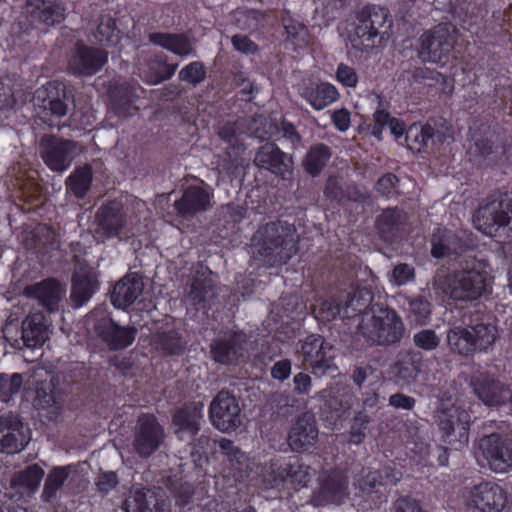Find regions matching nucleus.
I'll list each match as a JSON object with an SVG mask.
<instances>
[{
  "instance_id": "nucleus-1",
  "label": "nucleus",
  "mask_w": 512,
  "mask_h": 512,
  "mask_svg": "<svg viewBox=\"0 0 512 512\" xmlns=\"http://www.w3.org/2000/svg\"><path fill=\"white\" fill-rule=\"evenodd\" d=\"M297 230L286 221H270L258 227L250 239L251 258L272 268L286 264L298 252Z\"/></svg>"
},
{
  "instance_id": "nucleus-2",
  "label": "nucleus",
  "mask_w": 512,
  "mask_h": 512,
  "mask_svg": "<svg viewBox=\"0 0 512 512\" xmlns=\"http://www.w3.org/2000/svg\"><path fill=\"white\" fill-rule=\"evenodd\" d=\"M462 323L463 326H454L447 331L451 351L468 357L492 347L497 338V327L480 307L465 312Z\"/></svg>"
},
{
  "instance_id": "nucleus-3",
  "label": "nucleus",
  "mask_w": 512,
  "mask_h": 512,
  "mask_svg": "<svg viewBox=\"0 0 512 512\" xmlns=\"http://www.w3.org/2000/svg\"><path fill=\"white\" fill-rule=\"evenodd\" d=\"M372 309L373 315L359 324V331L367 343L385 348L398 345L406 334L402 318L387 306Z\"/></svg>"
},
{
  "instance_id": "nucleus-4",
  "label": "nucleus",
  "mask_w": 512,
  "mask_h": 512,
  "mask_svg": "<svg viewBox=\"0 0 512 512\" xmlns=\"http://www.w3.org/2000/svg\"><path fill=\"white\" fill-rule=\"evenodd\" d=\"M392 19L389 11L378 6H367L357 16L354 35L351 37L352 47L368 52L381 46L389 37Z\"/></svg>"
},
{
  "instance_id": "nucleus-5",
  "label": "nucleus",
  "mask_w": 512,
  "mask_h": 512,
  "mask_svg": "<svg viewBox=\"0 0 512 512\" xmlns=\"http://www.w3.org/2000/svg\"><path fill=\"white\" fill-rule=\"evenodd\" d=\"M434 284L454 301H475L487 290L488 274L476 268L461 269L439 277Z\"/></svg>"
},
{
  "instance_id": "nucleus-6",
  "label": "nucleus",
  "mask_w": 512,
  "mask_h": 512,
  "mask_svg": "<svg viewBox=\"0 0 512 512\" xmlns=\"http://www.w3.org/2000/svg\"><path fill=\"white\" fill-rule=\"evenodd\" d=\"M73 93L61 82H48L38 88L33 95V105L41 121L50 127L60 129L58 119L67 115Z\"/></svg>"
},
{
  "instance_id": "nucleus-7",
  "label": "nucleus",
  "mask_w": 512,
  "mask_h": 512,
  "mask_svg": "<svg viewBox=\"0 0 512 512\" xmlns=\"http://www.w3.org/2000/svg\"><path fill=\"white\" fill-rule=\"evenodd\" d=\"M475 227L485 235L505 233L512 240V196L499 194L479 207L473 216Z\"/></svg>"
},
{
  "instance_id": "nucleus-8",
  "label": "nucleus",
  "mask_w": 512,
  "mask_h": 512,
  "mask_svg": "<svg viewBox=\"0 0 512 512\" xmlns=\"http://www.w3.org/2000/svg\"><path fill=\"white\" fill-rule=\"evenodd\" d=\"M65 19V7L54 0H28L21 15L12 25V31L18 36L29 34L33 28L54 26Z\"/></svg>"
},
{
  "instance_id": "nucleus-9",
  "label": "nucleus",
  "mask_w": 512,
  "mask_h": 512,
  "mask_svg": "<svg viewBox=\"0 0 512 512\" xmlns=\"http://www.w3.org/2000/svg\"><path fill=\"white\" fill-rule=\"evenodd\" d=\"M433 418L444 443L456 451L468 445L470 415L467 411L459 408L438 407L434 411Z\"/></svg>"
},
{
  "instance_id": "nucleus-10",
  "label": "nucleus",
  "mask_w": 512,
  "mask_h": 512,
  "mask_svg": "<svg viewBox=\"0 0 512 512\" xmlns=\"http://www.w3.org/2000/svg\"><path fill=\"white\" fill-rule=\"evenodd\" d=\"M92 322L95 335L110 351L123 350L134 342L138 329L134 326H121L116 323L103 309H94L87 316Z\"/></svg>"
},
{
  "instance_id": "nucleus-11",
  "label": "nucleus",
  "mask_w": 512,
  "mask_h": 512,
  "mask_svg": "<svg viewBox=\"0 0 512 512\" xmlns=\"http://www.w3.org/2000/svg\"><path fill=\"white\" fill-rule=\"evenodd\" d=\"M213 427L223 433L236 431L243 423L239 399L227 389L220 390L209 405Z\"/></svg>"
},
{
  "instance_id": "nucleus-12",
  "label": "nucleus",
  "mask_w": 512,
  "mask_h": 512,
  "mask_svg": "<svg viewBox=\"0 0 512 512\" xmlns=\"http://www.w3.org/2000/svg\"><path fill=\"white\" fill-rule=\"evenodd\" d=\"M456 27L440 23L420 37L419 56L426 62L438 63L452 51L456 42Z\"/></svg>"
},
{
  "instance_id": "nucleus-13",
  "label": "nucleus",
  "mask_w": 512,
  "mask_h": 512,
  "mask_svg": "<svg viewBox=\"0 0 512 512\" xmlns=\"http://www.w3.org/2000/svg\"><path fill=\"white\" fill-rule=\"evenodd\" d=\"M164 427L152 414L138 417L132 440V449L140 458H150L165 441Z\"/></svg>"
},
{
  "instance_id": "nucleus-14",
  "label": "nucleus",
  "mask_w": 512,
  "mask_h": 512,
  "mask_svg": "<svg viewBox=\"0 0 512 512\" xmlns=\"http://www.w3.org/2000/svg\"><path fill=\"white\" fill-rule=\"evenodd\" d=\"M479 449L491 471L504 474L512 470V439L491 433L480 439Z\"/></svg>"
},
{
  "instance_id": "nucleus-15",
  "label": "nucleus",
  "mask_w": 512,
  "mask_h": 512,
  "mask_svg": "<svg viewBox=\"0 0 512 512\" xmlns=\"http://www.w3.org/2000/svg\"><path fill=\"white\" fill-rule=\"evenodd\" d=\"M214 273L209 267L197 264L185 301L196 310L211 308L219 294V288L214 280Z\"/></svg>"
},
{
  "instance_id": "nucleus-16",
  "label": "nucleus",
  "mask_w": 512,
  "mask_h": 512,
  "mask_svg": "<svg viewBox=\"0 0 512 512\" xmlns=\"http://www.w3.org/2000/svg\"><path fill=\"white\" fill-rule=\"evenodd\" d=\"M77 143L54 135H44L39 141V153L44 163L52 170L63 173L76 156Z\"/></svg>"
},
{
  "instance_id": "nucleus-17",
  "label": "nucleus",
  "mask_w": 512,
  "mask_h": 512,
  "mask_svg": "<svg viewBox=\"0 0 512 512\" xmlns=\"http://www.w3.org/2000/svg\"><path fill=\"white\" fill-rule=\"evenodd\" d=\"M135 66L146 83L157 85L169 80L176 72L178 63H169L164 52L138 49Z\"/></svg>"
},
{
  "instance_id": "nucleus-18",
  "label": "nucleus",
  "mask_w": 512,
  "mask_h": 512,
  "mask_svg": "<svg viewBox=\"0 0 512 512\" xmlns=\"http://www.w3.org/2000/svg\"><path fill=\"white\" fill-rule=\"evenodd\" d=\"M107 61L108 52L105 49L88 46L82 40H78L68 59V71L75 76H93Z\"/></svg>"
},
{
  "instance_id": "nucleus-19",
  "label": "nucleus",
  "mask_w": 512,
  "mask_h": 512,
  "mask_svg": "<svg viewBox=\"0 0 512 512\" xmlns=\"http://www.w3.org/2000/svg\"><path fill=\"white\" fill-rule=\"evenodd\" d=\"M332 352L333 345L318 334L307 336L301 346L304 361L316 376H323L337 369Z\"/></svg>"
},
{
  "instance_id": "nucleus-20",
  "label": "nucleus",
  "mask_w": 512,
  "mask_h": 512,
  "mask_svg": "<svg viewBox=\"0 0 512 512\" xmlns=\"http://www.w3.org/2000/svg\"><path fill=\"white\" fill-rule=\"evenodd\" d=\"M318 436L319 429L315 414L307 410L292 421L286 442L292 452L302 453L315 446Z\"/></svg>"
},
{
  "instance_id": "nucleus-21",
  "label": "nucleus",
  "mask_w": 512,
  "mask_h": 512,
  "mask_svg": "<svg viewBox=\"0 0 512 512\" xmlns=\"http://www.w3.org/2000/svg\"><path fill=\"white\" fill-rule=\"evenodd\" d=\"M509 386L510 384L489 373H481L470 380V387L477 399L486 407L496 410L505 407Z\"/></svg>"
},
{
  "instance_id": "nucleus-22",
  "label": "nucleus",
  "mask_w": 512,
  "mask_h": 512,
  "mask_svg": "<svg viewBox=\"0 0 512 512\" xmlns=\"http://www.w3.org/2000/svg\"><path fill=\"white\" fill-rule=\"evenodd\" d=\"M253 162L259 169L267 170L283 180H288L293 175L292 156L272 142H267L257 149Z\"/></svg>"
},
{
  "instance_id": "nucleus-23",
  "label": "nucleus",
  "mask_w": 512,
  "mask_h": 512,
  "mask_svg": "<svg viewBox=\"0 0 512 512\" xmlns=\"http://www.w3.org/2000/svg\"><path fill=\"white\" fill-rule=\"evenodd\" d=\"M50 332V324L41 311L30 313L22 321L21 338L14 339L11 346L16 349L39 350L49 339Z\"/></svg>"
},
{
  "instance_id": "nucleus-24",
  "label": "nucleus",
  "mask_w": 512,
  "mask_h": 512,
  "mask_svg": "<svg viewBox=\"0 0 512 512\" xmlns=\"http://www.w3.org/2000/svg\"><path fill=\"white\" fill-rule=\"evenodd\" d=\"M213 192L208 188L190 185L186 187L173 208L176 215L183 220H191L196 215L212 208Z\"/></svg>"
},
{
  "instance_id": "nucleus-25",
  "label": "nucleus",
  "mask_w": 512,
  "mask_h": 512,
  "mask_svg": "<svg viewBox=\"0 0 512 512\" xmlns=\"http://www.w3.org/2000/svg\"><path fill=\"white\" fill-rule=\"evenodd\" d=\"M99 289L96 272L83 261L77 260L71 277L69 300L73 308H80L90 301Z\"/></svg>"
},
{
  "instance_id": "nucleus-26",
  "label": "nucleus",
  "mask_w": 512,
  "mask_h": 512,
  "mask_svg": "<svg viewBox=\"0 0 512 512\" xmlns=\"http://www.w3.org/2000/svg\"><path fill=\"white\" fill-rule=\"evenodd\" d=\"M204 403L192 401L177 408L172 414L174 433L179 440L193 439L201 429Z\"/></svg>"
},
{
  "instance_id": "nucleus-27",
  "label": "nucleus",
  "mask_w": 512,
  "mask_h": 512,
  "mask_svg": "<svg viewBox=\"0 0 512 512\" xmlns=\"http://www.w3.org/2000/svg\"><path fill=\"white\" fill-rule=\"evenodd\" d=\"M24 295L37 300L48 312L53 313L60 308V303L66 295V285L56 278H47L26 286Z\"/></svg>"
},
{
  "instance_id": "nucleus-28",
  "label": "nucleus",
  "mask_w": 512,
  "mask_h": 512,
  "mask_svg": "<svg viewBox=\"0 0 512 512\" xmlns=\"http://www.w3.org/2000/svg\"><path fill=\"white\" fill-rule=\"evenodd\" d=\"M245 335L233 333L214 339L210 344L212 359L223 365H235L245 356Z\"/></svg>"
},
{
  "instance_id": "nucleus-29",
  "label": "nucleus",
  "mask_w": 512,
  "mask_h": 512,
  "mask_svg": "<svg viewBox=\"0 0 512 512\" xmlns=\"http://www.w3.org/2000/svg\"><path fill=\"white\" fill-rule=\"evenodd\" d=\"M19 415L8 412L0 416V451L6 454L21 452L28 441Z\"/></svg>"
},
{
  "instance_id": "nucleus-30",
  "label": "nucleus",
  "mask_w": 512,
  "mask_h": 512,
  "mask_svg": "<svg viewBox=\"0 0 512 512\" xmlns=\"http://www.w3.org/2000/svg\"><path fill=\"white\" fill-rule=\"evenodd\" d=\"M506 504V496L502 488L492 482H481L472 487L468 506L481 512H501Z\"/></svg>"
},
{
  "instance_id": "nucleus-31",
  "label": "nucleus",
  "mask_w": 512,
  "mask_h": 512,
  "mask_svg": "<svg viewBox=\"0 0 512 512\" xmlns=\"http://www.w3.org/2000/svg\"><path fill=\"white\" fill-rule=\"evenodd\" d=\"M95 232L105 238L115 237L126 225V214L121 202L109 201L95 214Z\"/></svg>"
},
{
  "instance_id": "nucleus-32",
  "label": "nucleus",
  "mask_w": 512,
  "mask_h": 512,
  "mask_svg": "<svg viewBox=\"0 0 512 512\" xmlns=\"http://www.w3.org/2000/svg\"><path fill=\"white\" fill-rule=\"evenodd\" d=\"M148 41L181 58L196 56L197 40L188 32H152L148 34Z\"/></svg>"
},
{
  "instance_id": "nucleus-33",
  "label": "nucleus",
  "mask_w": 512,
  "mask_h": 512,
  "mask_svg": "<svg viewBox=\"0 0 512 512\" xmlns=\"http://www.w3.org/2000/svg\"><path fill=\"white\" fill-rule=\"evenodd\" d=\"M422 355L415 350H407L399 354V359L390 365L388 375L398 385H410L415 382L421 372Z\"/></svg>"
},
{
  "instance_id": "nucleus-34",
  "label": "nucleus",
  "mask_w": 512,
  "mask_h": 512,
  "mask_svg": "<svg viewBox=\"0 0 512 512\" xmlns=\"http://www.w3.org/2000/svg\"><path fill=\"white\" fill-rule=\"evenodd\" d=\"M143 289V278L137 273H128L114 285L110 294L111 303L117 309L126 310L135 303Z\"/></svg>"
},
{
  "instance_id": "nucleus-35",
  "label": "nucleus",
  "mask_w": 512,
  "mask_h": 512,
  "mask_svg": "<svg viewBox=\"0 0 512 512\" xmlns=\"http://www.w3.org/2000/svg\"><path fill=\"white\" fill-rule=\"evenodd\" d=\"M406 213L398 208H387L376 218L375 227L379 237L387 243L398 240L404 230Z\"/></svg>"
},
{
  "instance_id": "nucleus-36",
  "label": "nucleus",
  "mask_w": 512,
  "mask_h": 512,
  "mask_svg": "<svg viewBox=\"0 0 512 512\" xmlns=\"http://www.w3.org/2000/svg\"><path fill=\"white\" fill-rule=\"evenodd\" d=\"M472 140L469 154L479 161L497 162L506 153L505 145L498 134L493 133L490 136L475 134Z\"/></svg>"
},
{
  "instance_id": "nucleus-37",
  "label": "nucleus",
  "mask_w": 512,
  "mask_h": 512,
  "mask_svg": "<svg viewBox=\"0 0 512 512\" xmlns=\"http://www.w3.org/2000/svg\"><path fill=\"white\" fill-rule=\"evenodd\" d=\"M402 478V473L390 466L370 471L357 481L359 490L365 495L377 494L385 485H395Z\"/></svg>"
},
{
  "instance_id": "nucleus-38",
  "label": "nucleus",
  "mask_w": 512,
  "mask_h": 512,
  "mask_svg": "<svg viewBox=\"0 0 512 512\" xmlns=\"http://www.w3.org/2000/svg\"><path fill=\"white\" fill-rule=\"evenodd\" d=\"M376 306H384L381 303L374 302V294L371 289L363 287L357 288L353 293L348 294V299L343 307L342 318H352L356 314L363 316L365 320L373 315V309Z\"/></svg>"
},
{
  "instance_id": "nucleus-39",
  "label": "nucleus",
  "mask_w": 512,
  "mask_h": 512,
  "mask_svg": "<svg viewBox=\"0 0 512 512\" xmlns=\"http://www.w3.org/2000/svg\"><path fill=\"white\" fill-rule=\"evenodd\" d=\"M431 255L440 259L461 254L464 251L463 241L452 231L437 228L431 236Z\"/></svg>"
},
{
  "instance_id": "nucleus-40",
  "label": "nucleus",
  "mask_w": 512,
  "mask_h": 512,
  "mask_svg": "<svg viewBox=\"0 0 512 512\" xmlns=\"http://www.w3.org/2000/svg\"><path fill=\"white\" fill-rule=\"evenodd\" d=\"M155 349L165 357L181 356L187 348V340L178 330H158L154 334Z\"/></svg>"
},
{
  "instance_id": "nucleus-41",
  "label": "nucleus",
  "mask_w": 512,
  "mask_h": 512,
  "mask_svg": "<svg viewBox=\"0 0 512 512\" xmlns=\"http://www.w3.org/2000/svg\"><path fill=\"white\" fill-rule=\"evenodd\" d=\"M348 496V480L341 471L329 473L323 480L320 497L323 501L340 504Z\"/></svg>"
},
{
  "instance_id": "nucleus-42",
  "label": "nucleus",
  "mask_w": 512,
  "mask_h": 512,
  "mask_svg": "<svg viewBox=\"0 0 512 512\" xmlns=\"http://www.w3.org/2000/svg\"><path fill=\"white\" fill-rule=\"evenodd\" d=\"M300 95L316 110L324 109L339 97L337 89L326 82L307 85Z\"/></svg>"
},
{
  "instance_id": "nucleus-43",
  "label": "nucleus",
  "mask_w": 512,
  "mask_h": 512,
  "mask_svg": "<svg viewBox=\"0 0 512 512\" xmlns=\"http://www.w3.org/2000/svg\"><path fill=\"white\" fill-rule=\"evenodd\" d=\"M94 42L103 47H115L121 41L123 32L117 25V19L109 14L101 15L96 29L92 31Z\"/></svg>"
},
{
  "instance_id": "nucleus-44",
  "label": "nucleus",
  "mask_w": 512,
  "mask_h": 512,
  "mask_svg": "<svg viewBox=\"0 0 512 512\" xmlns=\"http://www.w3.org/2000/svg\"><path fill=\"white\" fill-rule=\"evenodd\" d=\"M44 470L38 464H32L16 472L10 479V488L18 493H34L44 476Z\"/></svg>"
},
{
  "instance_id": "nucleus-45",
  "label": "nucleus",
  "mask_w": 512,
  "mask_h": 512,
  "mask_svg": "<svg viewBox=\"0 0 512 512\" xmlns=\"http://www.w3.org/2000/svg\"><path fill=\"white\" fill-rule=\"evenodd\" d=\"M123 509L125 512H158L156 495L148 488L133 487L123 503Z\"/></svg>"
},
{
  "instance_id": "nucleus-46",
  "label": "nucleus",
  "mask_w": 512,
  "mask_h": 512,
  "mask_svg": "<svg viewBox=\"0 0 512 512\" xmlns=\"http://www.w3.org/2000/svg\"><path fill=\"white\" fill-rule=\"evenodd\" d=\"M269 403L276 419L287 420L300 407V400L288 391H275L270 394Z\"/></svg>"
},
{
  "instance_id": "nucleus-47",
  "label": "nucleus",
  "mask_w": 512,
  "mask_h": 512,
  "mask_svg": "<svg viewBox=\"0 0 512 512\" xmlns=\"http://www.w3.org/2000/svg\"><path fill=\"white\" fill-rule=\"evenodd\" d=\"M93 179L92 168L84 165L76 168L65 181L67 193L77 199H83L90 190Z\"/></svg>"
},
{
  "instance_id": "nucleus-48",
  "label": "nucleus",
  "mask_w": 512,
  "mask_h": 512,
  "mask_svg": "<svg viewBox=\"0 0 512 512\" xmlns=\"http://www.w3.org/2000/svg\"><path fill=\"white\" fill-rule=\"evenodd\" d=\"M110 107L119 117H127L132 114L133 89L127 83L115 85L109 92Z\"/></svg>"
},
{
  "instance_id": "nucleus-49",
  "label": "nucleus",
  "mask_w": 512,
  "mask_h": 512,
  "mask_svg": "<svg viewBox=\"0 0 512 512\" xmlns=\"http://www.w3.org/2000/svg\"><path fill=\"white\" fill-rule=\"evenodd\" d=\"M216 443H218L220 453L229 462L231 469L238 472L240 476L244 472L247 473L250 459L245 452L236 446L232 440L224 437L217 440Z\"/></svg>"
},
{
  "instance_id": "nucleus-50",
  "label": "nucleus",
  "mask_w": 512,
  "mask_h": 512,
  "mask_svg": "<svg viewBox=\"0 0 512 512\" xmlns=\"http://www.w3.org/2000/svg\"><path fill=\"white\" fill-rule=\"evenodd\" d=\"M331 158L330 148L323 144L312 146L302 160V167L312 177L321 174Z\"/></svg>"
},
{
  "instance_id": "nucleus-51",
  "label": "nucleus",
  "mask_w": 512,
  "mask_h": 512,
  "mask_svg": "<svg viewBox=\"0 0 512 512\" xmlns=\"http://www.w3.org/2000/svg\"><path fill=\"white\" fill-rule=\"evenodd\" d=\"M71 472V466H55L47 474L41 499L45 503H52L61 490Z\"/></svg>"
},
{
  "instance_id": "nucleus-52",
  "label": "nucleus",
  "mask_w": 512,
  "mask_h": 512,
  "mask_svg": "<svg viewBox=\"0 0 512 512\" xmlns=\"http://www.w3.org/2000/svg\"><path fill=\"white\" fill-rule=\"evenodd\" d=\"M289 461L274 458L267 463L262 471L263 481L267 486L274 488L288 481Z\"/></svg>"
},
{
  "instance_id": "nucleus-53",
  "label": "nucleus",
  "mask_w": 512,
  "mask_h": 512,
  "mask_svg": "<svg viewBox=\"0 0 512 512\" xmlns=\"http://www.w3.org/2000/svg\"><path fill=\"white\" fill-rule=\"evenodd\" d=\"M242 120L244 122V131L260 140L270 138L276 130L275 125L262 114H255Z\"/></svg>"
},
{
  "instance_id": "nucleus-54",
  "label": "nucleus",
  "mask_w": 512,
  "mask_h": 512,
  "mask_svg": "<svg viewBox=\"0 0 512 512\" xmlns=\"http://www.w3.org/2000/svg\"><path fill=\"white\" fill-rule=\"evenodd\" d=\"M409 316L414 322L420 325L428 323L432 313L431 303L422 295L409 298L408 300Z\"/></svg>"
},
{
  "instance_id": "nucleus-55",
  "label": "nucleus",
  "mask_w": 512,
  "mask_h": 512,
  "mask_svg": "<svg viewBox=\"0 0 512 512\" xmlns=\"http://www.w3.org/2000/svg\"><path fill=\"white\" fill-rule=\"evenodd\" d=\"M426 125H411L405 133L406 146L412 152H422L429 148V141L426 137Z\"/></svg>"
},
{
  "instance_id": "nucleus-56",
  "label": "nucleus",
  "mask_w": 512,
  "mask_h": 512,
  "mask_svg": "<svg viewBox=\"0 0 512 512\" xmlns=\"http://www.w3.org/2000/svg\"><path fill=\"white\" fill-rule=\"evenodd\" d=\"M206 67L201 61H193L184 66L178 73V78L196 87L206 79Z\"/></svg>"
},
{
  "instance_id": "nucleus-57",
  "label": "nucleus",
  "mask_w": 512,
  "mask_h": 512,
  "mask_svg": "<svg viewBox=\"0 0 512 512\" xmlns=\"http://www.w3.org/2000/svg\"><path fill=\"white\" fill-rule=\"evenodd\" d=\"M371 422V417L363 410L358 411L353 419L349 432V442L359 445L366 437V429Z\"/></svg>"
},
{
  "instance_id": "nucleus-58",
  "label": "nucleus",
  "mask_w": 512,
  "mask_h": 512,
  "mask_svg": "<svg viewBox=\"0 0 512 512\" xmlns=\"http://www.w3.org/2000/svg\"><path fill=\"white\" fill-rule=\"evenodd\" d=\"M23 378L19 373L7 375L0 373V393L3 401H8L13 395L20 391Z\"/></svg>"
},
{
  "instance_id": "nucleus-59",
  "label": "nucleus",
  "mask_w": 512,
  "mask_h": 512,
  "mask_svg": "<svg viewBox=\"0 0 512 512\" xmlns=\"http://www.w3.org/2000/svg\"><path fill=\"white\" fill-rule=\"evenodd\" d=\"M288 474V481L301 486H306L312 478L310 466L300 460L289 461Z\"/></svg>"
},
{
  "instance_id": "nucleus-60",
  "label": "nucleus",
  "mask_w": 512,
  "mask_h": 512,
  "mask_svg": "<svg viewBox=\"0 0 512 512\" xmlns=\"http://www.w3.org/2000/svg\"><path fill=\"white\" fill-rule=\"evenodd\" d=\"M283 26L287 33V39L298 46L307 44L308 29L307 27L292 19L283 20Z\"/></svg>"
},
{
  "instance_id": "nucleus-61",
  "label": "nucleus",
  "mask_w": 512,
  "mask_h": 512,
  "mask_svg": "<svg viewBox=\"0 0 512 512\" xmlns=\"http://www.w3.org/2000/svg\"><path fill=\"white\" fill-rule=\"evenodd\" d=\"M414 345L424 351L435 350L440 342V337L433 329H423L413 335Z\"/></svg>"
},
{
  "instance_id": "nucleus-62",
  "label": "nucleus",
  "mask_w": 512,
  "mask_h": 512,
  "mask_svg": "<svg viewBox=\"0 0 512 512\" xmlns=\"http://www.w3.org/2000/svg\"><path fill=\"white\" fill-rule=\"evenodd\" d=\"M343 315V307L333 299L323 301L318 309L315 310V317L323 322H330L337 316Z\"/></svg>"
},
{
  "instance_id": "nucleus-63",
  "label": "nucleus",
  "mask_w": 512,
  "mask_h": 512,
  "mask_svg": "<svg viewBox=\"0 0 512 512\" xmlns=\"http://www.w3.org/2000/svg\"><path fill=\"white\" fill-rule=\"evenodd\" d=\"M324 195L330 201L343 203L345 195V185L341 182V180L338 177L330 176L328 177L325 183Z\"/></svg>"
},
{
  "instance_id": "nucleus-64",
  "label": "nucleus",
  "mask_w": 512,
  "mask_h": 512,
  "mask_svg": "<svg viewBox=\"0 0 512 512\" xmlns=\"http://www.w3.org/2000/svg\"><path fill=\"white\" fill-rule=\"evenodd\" d=\"M390 512H426L419 501L410 496H401L396 499Z\"/></svg>"
}]
</instances>
